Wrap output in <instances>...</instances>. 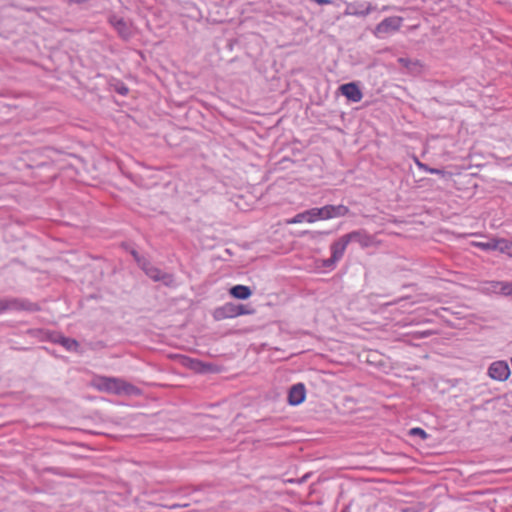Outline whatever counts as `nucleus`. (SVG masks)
<instances>
[{
    "mask_svg": "<svg viewBox=\"0 0 512 512\" xmlns=\"http://www.w3.org/2000/svg\"><path fill=\"white\" fill-rule=\"evenodd\" d=\"M91 385L101 392L116 395H131L136 391L133 385L115 377L96 376Z\"/></svg>",
    "mask_w": 512,
    "mask_h": 512,
    "instance_id": "f257e3e1",
    "label": "nucleus"
},
{
    "mask_svg": "<svg viewBox=\"0 0 512 512\" xmlns=\"http://www.w3.org/2000/svg\"><path fill=\"white\" fill-rule=\"evenodd\" d=\"M402 22L403 18L401 17H387L375 27L373 33L377 38H385L386 36L398 31L402 25Z\"/></svg>",
    "mask_w": 512,
    "mask_h": 512,
    "instance_id": "f03ea898",
    "label": "nucleus"
},
{
    "mask_svg": "<svg viewBox=\"0 0 512 512\" xmlns=\"http://www.w3.org/2000/svg\"><path fill=\"white\" fill-rule=\"evenodd\" d=\"M315 222L343 217L348 214L349 209L344 205H326L321 208H313Z\"/></svg>",
    "mask_w": 512,
    "mask_h": 512,
    "instance_id": "7ed1b4c3",
    "label": "nucleus"
},
{
    "mask_svg": "<svg viewBox=\"0 0 512 512\" xmlns=\"http://www.w3.org/2000/svg\"><path fill=\"white\" fill-rule=\"evenodd\" d=\"M472 245L486 251H499L512 255V242L503 238H493L487 242H472Z\"/></svg>",
    "mask_w": 512,
    "mask_h": 512,
    "instance_id": "20e7f679",
    "label": "nucleus"
},
{
    "mask_svg": "<svg viewBox=\"0 0 512 512\" xmlns=\"http://www.w3.org/2000/svg\"><path fill=\"white\" fill-rule=\"evenodd\" d=\"M350 243L347 234L341 236L337 241L331 244V257L324 261L325 267L335 265L344 255L347 245Z\"/></svg>",
    "mask_w": 512,
    "mask_h": 512,
    "instance_id": "39448f33",
    "label": "nucleus"
},
{
    "mask_svg": "<svg viewBox=\"0 0 512 512\" xmlns=\"http://www.w3.org/2000/svg\"><path fill=\"white\" fill-rule=\"evenodd\" d=\"M488 375L493 380L505 381L510 376V369L505 361H495L488 368Z\"/></svg>",
    "mask_w": 512,
    "mask_h": 512,
    "instance_id": "423d86ee",
    "label": "nucleus"
},
{
    "mask_svg": "<svg viewBox=\"0 0 512 512\" xmlns=\"http://www.w3.org/2000/svg\"><path fill=\"white\" fill-rule=\"evenodd\" d=\"M374 10H375V7L369 2L347 3L346 9L344 11V15L365 17V16L369 15Z\"/></svg>",
    "mask_w": 512,
    "mask_h": 512,
    "instance_id": "0eeeda50",
    "label": "nucleus"
},
{
    "mask_svg": "<svg viewBox=\"0 0 512 512\" xmlns=\"http://www.w3.org/2000/svg\"><path fill=\"white\" fill-rule=\"evenodd\" d=\"M142 268L147 274V276L154 281L163 282L165 285H171L174 283L172 275L162 272L157 267L143 263Z\"/></svg>",
    "mask_w": 512,
    "mask_h": 512,
    "instance_id": "6e6552de",
    "label": "nucleus"
},
{
    "mask_svg": "<svg viewBox=\"0 0 512 512\" xmlns=\"http://www.w3.org/2000/svg\"><path fill=\"white\" fill-rule=\"evenodd\" d=\"M348 239L351 242H357L363 248H367L376 244L375 239L364 231H353L347 234Z\"/></svg>",
    "mask_w": 512,
    "mask_h": 512,
    "instance_id": "1a4fd4ad",
    "label": "nucleus"
},
{
    "mask_svg": "<svg viewBox=\"0 0 512 512\" xmlns=\"http://www.w3.org/2000/svg\"><path fill=\"white\" fill-rule=\"evenodd\" d=\"M340 91L348 100L355 103L360 102L363 97L361 90L354 82L341 85Z\"/></svg>",
    "mask_w": 512,
    "mask_h": 512,
    "instance_id": "9d476101",
    "label": "nucleus"
},
{
    "mask_svg": "<svg viewBox=\"0 0 512 512\" xmlns=\"http://www.w3.org/2000/svg\"><path fill=\"white\" fill-rule=\"evenodd\" d=\"M306 389L301 383L293 385L288 393V402L291 405H299L305 400Z\"/></svg>",
    "mask_w": 512,
    "mask_h": 512,
    "instance_id": "9b49d317",
    "label": "nucleus"
},
{
    "mask_svg": "<svg viewBox=\"0 0 512 512\" xmlns=\"http://www.w3.org/2000/svg\"><path fill=\"white\" fill-rule=\"evenodd\" d=\"M236 305L235 303H226L222 307L216 309L215 318L216 319H225V318H234L236 316Z\"/></svg>",
    "mask_w": 512,
    "mask_h": 512,
    "instance_id": "f8f14e48",
    "label": "nucleus"
},
{
    "mask_svg": "<svg viewBox=\"0 0 512 512\" xmlns=\"http://www.w3.org/2000/svg\"><path fill=\"white\" fill-rule=\"evenodd\" d=\"M303 222H307V223L315 222L313 208L306 210L304 212L298 213L293 218H291L287 221L288 224H298V223H303Z\"/></svg>",
    "mask_w": 512,
    "mask_h": 512,
    "instance_id": "ddd939ff",
    "label": "nucleus"
},
{
    "mask_svg": "<svg viewBox=\"0 0 512 512\" xmlns=\"http://www.w3.org/2000/svg\"><path fill=\"white\" fill-rule=\"evenodd\" d=\"M230 294L236 299L245 300L252 295V291L248 286L236 285L230 289Z\"/></svg>",
    "mask_w": 512,
    "mask_h": 512,
    "instance_id": "4468645a",
    "label": "nucleus"
},
{
    "mask_svg": "<svg viewBox=\"0 0 512 512\" xmlns=\"http://www.w3.org/2000/svg\"><path fill=\"white\" fill-rule=\"evenodd\" d=\"M55 341L64 346L68 351H76L78 348V342L71 338L59 336Z\"/></svg>",
    "mask_w": 512,
    "mask_h": 512,
    "instance_id": "2eb2a0df",
    "label": "nucleus"
},
{
    "mask_svg": "<svg viewBox=\"0 0 512 512\" xmlns=\"http://www.w3.org/2000/svg\"><path fill=\"white\" fill-rule=\"evenodd\" d=\"M184 365L188 366L190 369L200 372L203 371L204 365L198 361L193 359H184Z\"/></svg>",
    "mask_w": 512,
    "mask_h": 512,
    "instance_id": "dca6fc26",
    "label": "nucleus"
},
{
    "mask_svg": "<svg viewBox=\"0 0 512 512\" xmlns=\"http://www.w3.org/2000/svg\"><path fill=\"white\" fill-rule=\"evenodd\" d=\"M497 286L504 295H512V282H498Z\"/></svg>",
    "mask_w": 512,
    "mask_h": 512,
    "instance_id": "f3484780",
    "label": "nucleus"
},
{
    "mask_svg": "<svg viewBox=\"0 0 512 512\" xmlns=\"http://www.w3.org/2000/svg\"><path fill=\"white\" fill-rule=\"evenodd\" d=\"M236 308V316L247 315L252 313V310H248L246 306L242 304H237Z\"/></svg>",
    "mask_w": 512,
    "mask_h": 512,
    "instance_id": "a211bd4d",
    "label": "nucleus"
},
{
    "mask_svg": "<svg viewBox=\"0 0 512 512\" xmlns=\"http://www.w3.org/2000/svg\"><path fill=\"white\" fill-rule=\"evenodd\" d=\"M116 27H117L118 31H119V32H120L124 37H126V36L128 35V34L125 32V30H126V28H127V27H126V24H125L123 21H121V20L117 21V23H116Z\"/></svg>",
    "mask_w": 512,
    "mask_h": 512,
    "instance_id": "6ab92c4d",
    "label": "nucleus"
},
{
    "mask_svg": "<svg viewBox=\"0 0 512 512\" xmlns=\"http://www.w3.org/2000/svg\"><path fill=\"white\" fill-rule=\"evenodd\" d=\"M411 434L419 435L422 439H426L427 438V433L423 429H421V428H413V429H411Z\"/></svg>",
    "mask_w": 512,
    "mask_h": 512,
    "instance_id": "aec40b11",
    "label": "nucleus"
},
{
    "mask_svg": "<svg viewBox=\"0 0 512 512\" xmlns=\"http://www.w3.org/2000/svg\"><path fill=\"white\" fill-rule=\"evenodd\" d=\"M418 165H419L422 169H424L425 171H428V172H430V173H432V174H442V173H443L441 170H438V169H434V168L429 169V168H427L425 165H423V164H421V163H419V162H418Z\"/></svg>",
    "mask_w": 512,
    "mask_h": 512,
    "instance_id": "412c9836",
    "label": "nucleus"
},
{
    "mask_svg": "<svg viewBox=\"0 0 512 512\" xmlns=\"http://www.w3.org/2000/svg\"><path fill=\"white\" fill-rule=\"evenodd\" d=\"M398 62H399L402 66L407 67V68H409V66H410V64H411V61H410L409 59H407V58H399V59H398Z\"/></svg>",
    "mask_w": 512,
    "mask_h": 512,
    "instance_id": "4be33fe9",
    "label": "nucleus"
},
{
    "mask_svg": "<svg viewBox=\"0 0 512 512\" xmlns=\"http://www.w3.org/2000/svg\"><path fill=\"white\" fill-rule=\"evenodd\" d=\"M8 307V303L4 300H0V313L5 311Z\"/></svg>",
    "mask_w": 512,
    "mask_h": 512,
    "instance_id": "5701e85b",
    "label": "nucleus"
},
{
    "mask_svg": "<svg viewBox=\"0 0 512 512\" xmlns=\"http://www.w3.org/2000/svg\"><path fill=\"white\" fill-rule=\"evenodd\" d=\"M118 92H119L120 94H122V95H125V94H127V92H128V88H126V87H121V88L118 90Z\"/></svg>",
    "mask_w": 512,
    "mask_h": 512,
    "instance_id": "b1692460",
    "label": "nucleus"
},
{
    "mask_svg": "<svg viewBox=\"0 0 512 512\" xmlns=\"http://www.w3.org/2000/svg\"><path fill=\"white\" fill-rule=\"evenodd\" d=\"M69 1H70V2H77V3H79V2H81L82 0H69Z\"/></svg>",
    "mask_w": 512,
    "mask_h": 512,
    "instance_id": "393cba45",
    "label": "nucleus"
}]
</instances>
